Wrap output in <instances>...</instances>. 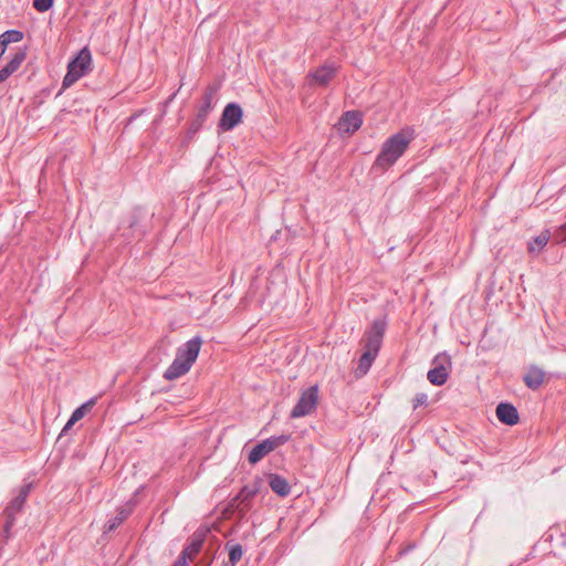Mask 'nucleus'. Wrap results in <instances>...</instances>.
I'll use <instances>...</instances> for the list:
<instances>
[{"label":"nucleus","mask_w":566,"mask_h":566,"mask_svg":"<svg viewBox=\"0 0 566 566\" xmlns=\"http://www.w3.org/2000/svg\"><path fill=\"white\" fill-rule=\"evenodd\" d=\"M387 328V322L385 318L375 319L370 327L365 332L363 343L365 352L359 358L357 370L363 375L367 374L370 369L374 360L376 359L381 344L382 338Z\"/></svg>","instance_id":"obj_1"},{"label":"nucleus","mask_w":566,"mask_h":566,"mask_svg":"<svg viewBox=\"0 0 566 566\" xmlns=\"http://www.w3.org/2000/svg\"><path fill=\"white\" fill-rule=\"evenodd\" d=\"M411 139L405 132L394 134L382 144L375 161L376 166L382 169L392 166L405 154Z\"/></svg>","instance_id":"obj_2"},{"label":"nucleus","mask_w":566,"mask_h":566,"mask_svg":"<svg viewBox=\"0 0 566 566\" xmlns=\"http://www.w3.org/2000/svg\"><path fill=\"white\" fill-rule=\"evenodd\" d=\"M31 488V483L22 485L19 490L18 495L13 497L3 510V533L6 538H9L11 536V528L15 523V515L22 511L25 501L30 494Z\"/></svg>","instance_id":"obj_3"},{"label":"nucleus","mask_w":566,"mask_h":566,"mask_svg":"<svg viewBox=\"0 0 566 566\" xmlns=\"http://www.w3.org/2000/svg\"><path fill=\"white\" fill-rule=\"evenodd\" d=\"M318 405V386L314 385L303 390L298 401L291 410L290 417L292 419L305 417L314 412Z\"/></svg>","instance_id":"obj_4"},{"label":"nucleus","mask_w":566,"mask_h":566,"mask_svg":"<svg viewBox=\"0 0 566 566\" xmlns=\"http://www.w3.org/2000/svg\"><path fill=\"white\" fill-rule=\"evenodd\" d=\"M432 364L434 365L428 374V380L434 386H442L447 382L451 369V357L446 353L438 354Z\"/></svg>","instance_id":"obj_5"},{"label":"nucleus","mask_w":566,"mask_h":566,"mask_svg":"<svg viewBox=\"0 0 566 566\" xmlns=\"http://www.w3.org/2000/svg\"><path fill=\"white\" fill-rule=\"evenodd\" d=\"M220 90V84L217 82L210 83L203 91L201 103L197 108L196 117L207 120L209 114L214 108L217 103V95Z\"/></svg>","instance_id":"obj_6"},{"label":"nucleus","mask_w":566,"mask_h":566,"mask_svg":"<svg viewBox=\"0 0 566 566\" xmlns=\"http://www.w3.org/2000/svg\"><path fill=\"white\" fill-rule=\"evenodd\" d=\"M243 111L237 103H229L222 111L221 118L219 120V127L223 132L233 129L241 120Z\"/></svg>","instance_id":"obj_7"},{"label":"nucleus","mask_w":566,"mask_h":566,"mask_svg":"<svg viewBox=\"0 0 566 566\" xmlns=\"http://www.w3.org/2000/svg\"><path fill=\"white\" fill-rule=\"evenodd\" d=\"M201 345L202 338L195 336L177 349L176 357L192 367L193 363L197 360Z\"/></svg>","instance_id":"obj_8"},{"label":"nucleus","mask_w":566,"mask_h":566,"mask_svg":"<svg viewBox=\"0 0 566 566\" xmlns=\"http://www.w3.org/2000/svg\"><path fill=\"white\" fill-rule=\"evenodd\" d=\"M209 533L208 528H198L189 538V543L185 546L180 554L188 559H193L202 548L206 536Z\"/></svg>","instance_id":"obj_9"},{"label":"nucleus","mask_w":566,"mask_h":566,"mask_svg":"<svg viewBox=\"0 0 566 566\" xmlns=\"http://www.w3.org/2000/svg\"><path fill=\"white\" fill-rule=\"evenodd\" d=\"M495 412L499 421L507 426H514L520 420L516 407L510 402H500Z\"/></svg>","instance_id":"obj_10"},{"label":"nucleus","mask_w":566,"mask_h":566,"mask_svg":"<svg viewBox=\"0 0 566 566\" xmlns=\"http://www.w3.org/2000/svg\"><path fill=\"white\" fill-rule=\"evenodd\" d=\"M361 124V113L358 111H348L345 112L339 119V129L345 133H354L360 128Z\"/></svg>","instance_id":"obj_11"},{"label":"nucleus","mask_w":566,"mask_h":566,"mask_svg":"<svg viewBox=\"0 0 566 566\" xmlns=\"http://www.w3.org/2000/svg\"><path fill=\"white\" fill-rule=\"evenodd\" d=\"M92 62V55L87 48H83L77 55L69 62L67 69L81 73V77L84 76L90 70Z\"/></svg>","instance_id":"obj_12"},{"label":"nucleus","mask_w":566,"mask_h":566,"mask_svg":"<svg viewBox=\"0 0 566 566\" xmlns=\"http://www.w3.org/2000/svg\"><path fill=\"white\" fill-rule=\"evenodd\" d=\"M337 69L333 64H324L308 74L316 84L327 86L329 82L336 76Z\"/></svg>","instance_id":"obj_13"},{"label":"nucleus","mask_w":566,"mask_h":566,"mask_svg":"<svg viewBox=\"0 0 566 566\" xmlns=\"http://www.w3.org/2000/svg\"><path fill=\"white\" fill-rule=\"evenodd\" d=\"M25 57V49H19L7 65L0 70V84L20 67Z\"/></svg>","instance_id":"obj_14"},{"label":"nucleus","mask_w":566,"mask_h":566,"mask_svg":"<svg viewBox=\"0 0 566 566\" xmlns=\"http://www.w3.org/2000/svg\"><path fill=\"white\" fill-rule=\"evenodd\" d=\"M523 380L527 388L536 390L543 385L545 373L541 368L532 366L524 375Z\"/></svg>","instance_id":"obj_15"},{"label":"nucleus","mask_w":566,"mask_h":566,"mask_svg":"<svg viewBox=\"0 0 566 566\" xmlns=\"http://www.w3.org/2000/svg\"><path fill=\"white\" fill-rule=\"evenodd\" d=\"M145 217L146 212L142 208H135L126 221L127 228L134 232H138L140 235H144L147 232L146 227L142 224Z\"/></svg>","instance_id":"obj_16"},{"label":"nucleus","mask_w":566,"mask_h":566,"mask_svg":"<svg viewBox=\"0 0 566 566\" xmlns=\"http://www.w3.org/2000/svg\"><path fill=\"white\" fill-rule=\"evenodd\" d=\"M190 366L185 361L180 360L178 357H175L174 361L164 373V378L167 380H175L190 370Z\"/></svg>","instance_id":"obj_17"},{"label":"nucleus","mask_w":566,"mask_h":566,"mask_svg":"<svg viewBox=\"0 0 566 566\" xmlns=\"http://www.w3.org/2000/svg\"><path fill=\"white\" fill-rule=\"evenodd\" d=\"M269 485L279 496H287L291 488L287 480L279 474L269 475Z\"/></svg>","instance_id":"obj_18"},{"label":"nucleus","mask_w":566,"mask_h":566,"mask_svg":"<svg viewBox=\"0 0 566 566\" xmlns=\"http://www.w3.org/2000/svg\"><path fill=\"white\" fill-rule=\"evenodd\" d=\"M23 32L20 30H8L0 34V57L4 54L10 43L20 42L23 39Z\"/></svg>","instance_id":"obj_19"},{"label":"nucleus","mask_w":566,"mask_h":566,"mask_svg":"<svg viewBox=\"0 0 566 566\" xmlns=\"http://www.w3.org/2000/svg\"><path fill=\"white\" fill-rule=\"evenodd\" d=\"M271 451L270 443H266L265 440L255 444L252 450L249 452L248 461L250 464H256L260 462L265 455H268Z\"/></svg>","instance_id":"obj_20"},{"label":"nucleus","mask_w":566,"mask_h":566,"mask_svg":"<svg viewBox=\"0 0 566 566\" xmlns=\"http://www.w3.org/2000/svg\"><path fill=\"white\" fill-rule=\"evenodd\" d=\"M226 548L228 549L229 554V560L227 562V564H229L230 566H235L243 555L242 545L239 543L228 542L226 544Z\"/></svg>","instance_id":"obj_21"},{"label":"nucleus","mask_w":566,"mask_h":566,"mask_svg":"<svg viewBox=\"0 0 566 566\" xmlns=\"http://www.w3.org/2000/svg\"><path fill=\"white\" fill-rule=\"evenodd\" d=\"M129 514H130V510L123 509V507L117 510L116 516L111 518L105 524V531L106 532L115 531L129 516Z\"/></svg>","instance_id":"obj_22"},{"label":"nucleus","mask_w":566,"mask_h":566,"mask_svg":"<svg viewBox=\"0 0 566 566\" xmlns=\"http://www.w3.org/2000/svg\"><path fill=\"white\" fill-rule=\"evenodd\" d=\"M551 233L548 230L541 232L537 237L534 238V241L528 244V252H539L549 241Z\"/></svg>","instance_id":"obj_23"},{"label":"nucleus","mask_w":566,"mask_h":566,"mask_svg":"<svg viewBox=\"0 0 566 566\" xmlns=\"http://www.w3.org/2000/svg\"><path fill=\"white\" fill-rule=\"evenodd\" d=\"M97 398H91L86 402H84L82 406L76 408L73 413L71 415V423H75L78 420H81L95 405H96Z\"/></svg>","instance_id":"obj_24"},{"label":"nucleus","mask_w":566,"mask_h":566,"mask_svg":"<svg viewBox=\"0 0 566 566\" xmlns=\"http://www.w3.org/2000/svg\"><path fill=\"white\" fill-rule=\"evenodd\" d=\"M258 493V488L253 486H243L239 494L237 496H234V501H240L241 503H244V506L250 509V503L252 501V499Z\"/></svg>","instance_id":"obj_25"},{"label":"nucleus","mask_w":566,"mask_h":566,"mask_svg":"<svg viewBox=\"0 0 566 566\" xmlns=\"http://www.w3.org/2000/svg\"><path fill=\"white\" fill-rule=\"evenodd\" d=\"M290 434H281V436H272L268 439H265L266 443H270L271 451L275 450L276 448L285 444L290 440Z\"/></svg>","instance_id":"obj_26"},{"label":"nucleus","mask_w":566,"mask_h":566,"mask_svg":"<svg viewBox=\"0 0 566 566\" xmlns=\"http://www.w3.org/2000/svg\"><path fill=\"white\" fill-rule=\"evenodd\" d=\"M206 122L202 119H199L195 116V118L190 122L188 130H187V138L192 139L193 136L202 128L203 124Z\"/></svg>","instance_id":"obj_27"},{"label":"nucleus","mask_w":566,"mask_h":566,"mask_svg":"<svg viewBox=\"0 0 566 566\" xmlns=\"http://www.w3.org/2000/svg\"><path fill=\"white\" fill-rule=\"evenodd\" d=\"M80 78H81V73L78 74L76 71H74L72 69H67V73L65 74V76L62 81V87L67 88Z\"/></svg>","instance_id":"obj_28"},{"label":"nucleus","mask_w":566,"mask_h":566,"mask_svg":"<svg viewBox=\"0 0 566 566\" xmlns=\"http://www.w3.org/2000/svg\"><path fill=\"white\" fill-rule=\"evenodd\" d=\"M54 4V0H33V8L39 12H46Z\"/></svg>","instance_id":"obj_29"},{"label":"nucleus","mask_w":566,"mask_h":566,"mask_svg":"<svg viewBox=\"0 0 566 566\" xmlns=\"http://www.w3.org/2000/svg\"><path fill=\"white\" fill-rule=\"evenodd\" d=\"M553 240L558 244H566V222L554 232Z\"/></svg>","instance_id":"obj_30"},{"label":"nucleus","mask_w":566,"mask_h":566,"mask_svg":"<svg viewBox=\"0 0 566 566\" xmlns=\"http://www.w3.org/2000/svg\"><path fill=\"white\" fill-rule=\"evenodd\" d=\"M428 403V396L424 392H419L413 398V409Z\"/></svg>","instance_id":"obj_31"},{"label":"nucleus","mask_w":566,"mask_h":566,"mask_svg":"<svg viewBox=\"0 0 566 566\" xmlns=\"http://www.w3.org/2000/svg\"><path fill=\"white\" fill-rule=\"evenodd\" d=\"M229 506L242 513L249 510L248 507L244 506V503H241L240 501H234V497L230 501Z\"/></svg>","instance_id":"obj_32"},{"label":"nucleus","mask_w":566,"mask_h":566,"mask_svg":"<svg viewBox=\"0 0 566 566\" xmlns=\"http://www.w3.org/2000/svg\"><path fill=\"white\" fill-rule=\"evenodd\" d=\"M187 559V557L180 554L171 566H188Z\"/></svg>","instance_id":"obj_33"},{"label":"nucleus","mask_w":566,"mask_h":566,"mask_svg":"<svg viewBox=\"0 0 566 566\" xmlns=\"http://www.w3.org/2000/svg\"><path fill=\"white\" fill-rule=\"evenodd\" d=\"M73 426H74V423H71V418H70L69 421L66 422V424L64 426V428L62 429L61 434L67 432Z\"/></svg>","instance_id":"obj_34"},{"label":"nucleus","mask_w":566,"mask_h":566,"mask_svg":"<svg viewBox=\"0 0 566 566\" xmlns=\"http://www.w3.org/2000/svg\"><path fill=\"white\" fill-rule=\"evenodd\" d=\"M221 566H230V565H229V564H227V563H223Z\"/></svg>","instance_id":"obj_35"}]
</instances>
